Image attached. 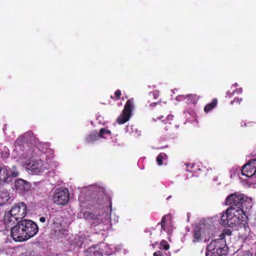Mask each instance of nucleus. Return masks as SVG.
<instances>
[{"label":"nucleus","mask_w":256,"mask_h":256,"mask_svg":"<svg viewBox=\"0 0 256 256\" xmlns=\"http://www.w3.org/2000/svg\"><path fill=\"white\" fill-rule=\"evenodd\" d=\"M226 204L230 206V208L232 207L236 210H249L252 207V200L244 194L235 192L226 197Z\"/></svg>","instance_id":"obj_1"},{"label":"nucleus","mask_w":256,"mask_h":256,"mask_svg":"<svg viewBox=\"0 0 256 256\" xmlns=\"http://www.w3.org/2000/svg\"><path fill=\"white\" fill-rule=\"evenodd\" d=\"M26 208L24 202H20L12 206L10 210L4 214V222L5 224L10 226L19 220H23L26 214Z\"/></svg>","instance_id":"obj_2"},{"label":"nucleus","mask_w":256,"mask_h":256,"mask_svg":"<svg viewBox=\"0 0 256 256\" xmlns=\"http://www.w3.org/2000/svg\"><path fill=\"white\" fill-rule=\"evenodd\" d=\"M19 172L17 170V168L16 166H14L10 168L8 166H0V185L8 183V178L10 177L16 178L18 176Z\"/></svg>","instance_id":"obj_3"},{"label":"nucleus","mask_w":256,"mask_h":256,"mask_svg":"<svg viewBox=\"0 0 256 256\" xmlns=\"http://www.w3.org/2000/svg\"><path fill=\"white\" fill-rule=\"evenodd\" d=\"M207 247L208 250H213L221 256H226L228 254V247L224 238L212 242Z\"/></svg>","instance_id":"obj_4"},{"label":"nucleus","mask_w":256,"mask_h":256,"mask_svg":"<svg viewBox=\"0 0 256 256\" xmlns=\"http://www.w3.org/2000/svg\"><path fill=\"white\" fill-rule=\"evenodd\" d=\"M23 230H24L26 240L32 238L38 232V227L36 222L30 220H21Z\"/></svg>","instance_id":"obj_5"},{"label":"nucleus","mask_w":256,"mask_h":256,"mask_svg":"<svg viewBox=\"0 0 256 256\" xmlns=\"http://www.w3.org/2000/svg\"><path fill=\"white\" fill-rule=\"evenodd\" d=\"M134 104L133 98L127 100L122 114L116 119V122L118 124H124L130 120L132 116V110L134 108Z\"/></svg>","instance_id":"obj_6"},{"label":"nucleus","mask_w":256,"mask_h":256,"mask_svg":"<svg viewBox=\"0 0 256 256\" xmlns=\"http://www.w3.org/2000/svg\"><path fill=\"white\" fill-rule=\"evenodd\" d=\"M69 199L70 193L68 190L66 188L57 189L54 191L52 197L53 202L58 205L66 204Z\"/></svg>","instance_id":"obj_7"},{"label":"nucleus","mask_w":256,"mask_h":256,"mask_svg":"<svg viewBox=\"0 0 256 256\" xmlns=\"http://www.w3.org/2000/svg\"><path fill=\"white\" fill-rule=\"evenodd\" d=\"M21 220L11 228L10 236L15 242H21L26 240L24 230H23Z\"/></svg>","instance_id":"obj_8"},{"label":"nucleus","mask_w":256,"mask_h":256,"mask_svg":"<svg viewBox=\"0 0 256 256\" xmlns=\"http://www.w3.org/2000/svg\"><path fill=\"white\" fill-rule=\"evenodd\" d=\"M242 175L248 178H252L256 182V159H252L243 166L241 170Z\"/></svg>","instance_id":"obj_9"},{"label":"nucleus","mask_w":256,"mask_h":256,"mask_svg":"<svg viewBox=\"0 0 256 256\" xmlns=\"http://www.w3.org/2000/svg\"><path fill=\"white\" fill-rule=\"evenodd\" d=\"M26 168L32 173L38 174L44 172V168L42 160H28L26 164Z\"/></svg>","instance_id":"obj_10"},{"label":"nucleus","mask_w":256,"mask_h":256,"mask_svg":"<svg viewBox=\"0 0 256 256\" xmlns=\"http://www.w3.org/2000/svg\"><path fill=\"white\" fill-rule=\"evenodd\" d=\"M234 208L236 212L232 214L233 218H231V224H234V226L240 225L247 220L246 212L248 210Z\"/></svg>","instance_id":"obj_11"},{"label":"nucleus","mask_w":256,"mask_h":256,"mask_svg":"<svg viewBox=\"0 0 256 256\" xmlns=\"http://www.w3.org/2000/svg\"><path fill=\"white\" fill-rule=\"evenodd\" d=\"M234 208H228L221 216V224L224 226L233 228L234 224H231V218H233L232 214H234Z\"/></svg>","instance_id":"obj_12"},{"label":"nucleus","mask_w":256,"mask_h":256,"mask_svg":"<svg viewBox=\"0 0 256 256\" xmlns=\"http://www.w3.org/2000/svg\"><path fill=\"white\" fill-rule=\"evenodd\" d=\"M204 239L206 240V235L204 230L200 226H196L193 232L192 242L198 243L202 242Z\"/></svg>","instance_id":"obj_13"},{"label":"nucleus","mask_w":256,"mask_h":256,"mask_svg":"<svg viewBox=\"0 0 256 256\" xmlns=\"http://www.w3.org/2000/svg\"><path fill=\"white\" fill-rule=\"evenodd\" d=\"M14 184L16 190L20 191H28L30 188L28 182L22 179L17 180L15 181Z\"/></svg>","instance_id":"obj_14"},{"label":"nucleus","mask_w":256,"mask_h":256,"mask_svg":"<svg viewBox=\"0 0 256 256\" xmlns=\"http://www.w3.org/2000/svg\"><path fill=\"white\" fill-rule=\"evenodd\" d=\"M86 253V256H102L103 251L100 248V246H96L88 248Z\"/></svg>","instance_id":"obj_15"},{"label":"nucleus","mask_w":256,"mask_h":256,"mask_svg":"<svg viewBox=\"0 0 256 256\" xmlns=\"http://www.w3.org/2000/svg\"><path fill=\"white\" fill-rule=\"evenodd\" d=\"M184 100H186L188 104H196L199 99L200 96L196 94H188L185 96H180Z\"/></svg>","instance_id":"obj_16"},{"label":"nucleus","mask_w":256,"mask_h":256,"mask_svg":"<svg viewBox=\"0 0 256 256\" xmlns=\"http://www.w3.org/2000/svg\"><path fill=\"white\" fill-rule=\"evenodd\" d=\"M99 139L98 132L96 131L92 132L89 134L86 138V142H92L98 140Z\"/></svg>","instance_id":"obj_17"},{"label":"nucleus","mask_w":256,"mask_h":256,"mask_svg":"<svg viewBox=\"0 0 256 256\" xmlns=\"http://www.w3.org/2000/svg\"><path fill=\"white\" fill-rule=\"evenodd\" d=\"M218 104V100L216 98L212 99L211 102L208 104L204 108V111L206 113L209 112L212 109L216 107Z\"/></svg>","instance_id":"obj_18"},{"label":"nucleus","mask_w":256,"mask_h":256,"mask_svg":"<svg viewBox=\"0 0 256 256\" xmlns=\"http://www.w3.org/2000/svg\"><path fill=\"white\" fill-rule=\"evenodd\" d=\"M98 134L99 138H106L110 136L111 132L106 128H102Z\"/></svg>","instance_id":"obj_19"},{"label":"nucleus","mask_w":256,"mask_h":256,"mask_svg":"<svg viewBox=\"0 0 256 256\" xmlns=\"http://www.w3.org/2000/svg\"><path fill=\"white\" fill-rule=\"evenodd\" d=\"M167 155L164 152H160L156 157V161L158 166H162L163 164V160H166Z\"/></svg>","instance_id":"obj_20"},{"label":"nucleus","mask_w":256,"mask_h":256,"mask_svg":"<svg viewBox=\"0 0 256 256\" xmlns=\"http://www.w3.org/2000/svg\"><path fill=\"white\" fill-rule=\"evenodd\" d=\"M168 218L169 216L168 215L164 216L162 218L160 222L158 223V224H160L162 229L164 231H166L167 230L166 222H167L166 219Z\"/></svg>","instance_id":"obj_21"},{"label":"nucleus","mask_w":256,"mask_h":256,"mask_svg":"<svg viewBox=\"0 0 256 256\" xmlns=\"http://www.w3.org/2000/svg\"><path fill=\"white\" fill-rule=\"evenodd\" d=\"M83 216L85 219L88 220H92L95 218L94 214L89 211L84 212Z\"/></svg>","instance_id":"obj_22"},{"label":"nucleus","mask_w":256,"mask_h":256,"mask_svg":"<svg viewBox=\"0 0 256 256\" xmlns=\"http://www.w3.org/2000/svg\"><path fill=\"white\" fill-rule=\"evenodd\" d=\"M170 248V245L165 240H162L160 244L159 248L160 250H168Z\"/></svg>","instance_id":"obj_23"},{"label":"nucleus","mask_w":256,"mask_h":256,"mask_svg":"<svg viewBox=\"0 0 256 256\" xmlns=\"http://www.w3.org/2000/svg\"><path fill=\"white\" fill-rule=\"evenodd\" d=\"M242 101V98H234L233 100L231 101L230 104L232 105H234L235 103L238 104H240V103Z\"/></svg>","instance_id":"obj_24"},{"label":"nucleus","mask_w":256,"mask_h":256,"mask_svg":"<svg viewBox=\"0 0 256 256\" xmlns=\"http://www.w3.org/2000/svg\"><path fill=\"white\" fill-rule=\"evenodd\" d=\"M106 198V200L108 202V204L110 208V211L112 210V198L106 195L105 196Z\"/></svg>","instance_id":"obj_25"},{"label":"nucleus","mask_w":256,"mask_h":256,"mask_svg":"<svg viewBox=\"0 0 256 256\" xmlns=\"http://www.w3.org/2000/svg\"><path fill=\"white\" fill-rule=\"evenodd\" d=\"M114 94L116 96V100H119L120 99V96L122 94L121 91L120 90H117L115 92Z\"/></svg>","instance_id":"obj_26"},{"label":"nucleus","mask_w":256,"mask_h":256,"mask_svg":"<svg viewBox=\"0 0 256 256\" xmlns=\"http://www.w3.org/2000/svg\"><path fill=\"white\" fill-rule=\"evenodd\" d=\"M239 256H252L250 251H246L240 254Z\"/></svg>","instance_id":"obj_27"},{"label":"nucleus","mask_w":256,"mask_h":256,"mask_svg":"<svg viewBox=\"0 0 256 256\" xmlns=\"http://www.w3.org/2000/svg\"><path fill=\"white\" fill-rule=\"evenodd\" d=\"M164 252L161 250H158L153 254V256H163Z\"/></svg>","instance_id":"obj_28"},{"label":"nucleus","mask_w":256,"mask_h":256,"mask_svg":"<svg viewBox=\"0 0 256 256\" xmlns=\"http://www.w3.org/2000/svg\"><path fill=\"white\" fill-rule=\"evenodd\" d=\"M152 95H153L154 98L155 99H156L158 98V96H160V92L158 90H154L152 92Z\"/></svg>","instance_id":"obj_29"},{"label":"nucleus","mask_w":256,"mask_h":256,"mask_svg":"<svg viewBox=\"0 0 256 256\" xmlns=\"http://www.w3.org/2000/svg\"><path fill=\"white\" fill-rule=\"evenodd\" d=\"M8 156H9V154L8 152H2V156L4 158H6L8 157Z\"/></svg>","instance_id":"obj_30"},{"label":"nucleus","mask_w":256,"mask_h":256,"mask_svg":"<svg viewBox=\"0 0 256 256\" xmlns=\"http://www.w3.org/2000/svg\"><path fill=\"white\" fill-rule=\"evenodd\" d=\"M254 123L252 122H248V123H244L242 125V126H246L248 125H249L250 126H252Z\"/></svg>","instance_id":"obj_31"},{"label":"nucleus","mask_w":256,"mask_h":256,"mask_svg":"<svg viewBox=\"0 0 256 256\" xmlns=\"http://www.w3.org/2000/svg\"><path fill=\"white\" fill-rule=\"evenodd\" d=\"M39 220L42 222V223H44V222H46V218L44 216H41L40 218H39Z\"/></svg>","instance_id":"obj_32"},{"label":"nucleus","mask_w":256,"mask_h":256,"mask_svg":"<svg viewBox=\"0 0 256 256\" xmlns=\"http://www.w3.org/2000/svg\"><path fill=\"white\" fill-rule=\"evenodd\" d=\"M234 91H233V92H232V94H231V93H230V92H226V94L228 96V97H230V96H232V95H233V94H234Z\"/></svg>","instance_id":"obj_33"},{"label":"nucleus","mask_w":256,"mask_h":256,"mask_svg":"<svg viewBox=\"0 0 256 256\" xmlns=\"http://www.w3.org/2000/svg\"><path fill=\"white\" fill-rule=\"evenodd\" d=\"M158 104V102H152L150 104V106L154 107Z\"/></svg>","instance_id":"obj_34"},{"label":"nucleus","mask_w":256,"mask_h":256,"mask_svg":"<svg viewBox=\"0 0 256 256\" xmlns=\"http://www.w3.org/2000/svg\"><path fill=\"white\" fill-rule=\"evenodd\" d=\"M110 98H112V99H114V96H110Z\"/></svg>","instance_id":"obj_35"}]
</instances>
